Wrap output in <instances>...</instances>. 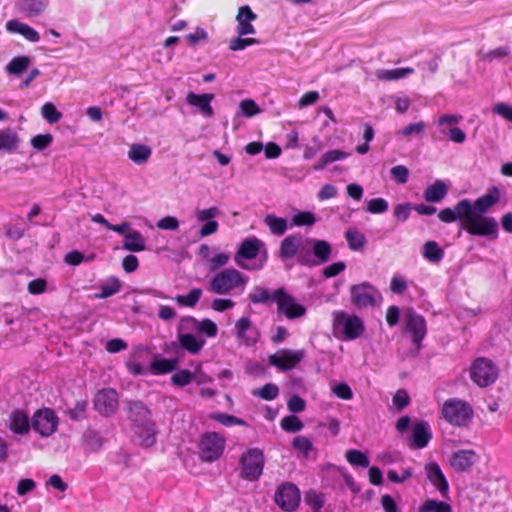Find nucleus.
<instances>
[{
  "instance_id": "f3484780",
  "label": "nucleus",
  "mask_w": 512,
  "mask_h": 512,
  "mask_svg": "<svg viewBox=\"0 0 512 512\" xmlns=\"http://www.w3.org/2000/svg\"><path fill=\"white\" fill-rule=\"evenodd\" d=\"M480 461V455L473 449H461L452 453L450 467L456 472L470 471Z\"/></svg>"
},
{
  "instance_id": "a19ab883",
  "label": "nucleus",
  "mask_w": 512,
  "mask_h": 512,
  "mask_svg": "<svg viewBox=\"0 0 512 512\" xmlns=\"http://www.w3.org/2000/svg\"><path fill=\"white\" fill-rule=\"evenodd\" d=\"M460 201L453 209L445 208L438 213V218L444 223H451L456 220L463 221L466 224V216H462L459 211Z\"/></svg>"
},
{
  "instance_id": "2eb2a0df",
  "label": "nucleus",
  "mask_w": 512,
  "mask_h": 512,
  "mask_svg": "<svg viewBox=\"0 0 512 512\" xmlns=\"http://www.w3.org/2000/svg\"><path fill=\"white\" fill-rule=\"evenodd\" d=\"M304 357L303 350L282 349L269 356V363L279 370L288 371L295 368Z\"/></svg>"
},
{
  "instance_id": "864d4df0",
  "label": "nucleus",
  "mask_w": 512,
  "mask_h": 512,
  "mask_svg": "<svg viewBox=\"0 0 512 512\" xmlns=\"http://www.w3.org/2000/svg\"><path fill=\"white\" fill-rule=\"evenodd\" d=\"M23 9L30 15L36 16L42 13L46 7L44 0H23Z\"/></svg>"
},
{
  "instance_id": "a878e982",
  "label": "nucleus",
  "mask_w": 512,
  "mask_h": 512,
  "mask_svg": "<svg viewBox=\"0 0 512 512\" xmlns=\"http://www.w3.org/2000/svg\"><path fill=\"white\" fill-rule=\"evenodd\" d=\"M148 348L145 346H138L133 349L129 359L126 362L127 369L133 375H144L149 371V367H146L140 363V359L148 355Z\"/></svg>"
},
{
  "instance_id": "5701e85b",
  "label": "nucleus",
  "mask_w": 512,
  "mask_h": 512,
  "mask_svg": "<svg viewBox=\"0 0 512 512\" xmlns=\"http://www.w3.org/2000/svg\"><path fill=\"white\" fill-rule=\"evenodd\" d=\"M199 254L207 261L210 270H216L223 267L230 261L229 253L211 250L210 247L205 244L200 246Z\"/></svg>"
},
{
  "instance_id": "6e6d98bb",
  "label": "nucleus",
  "mask_w": 512,
  "mask_h": 512,
  "mask_svg": "<svg viewBox=\"0 0 512 512\" xmlns=\"http://www.w3.org/2000/svg\"><path fill=\"white\" fill-rule=\"evenodd\" d=\"M260 44V40L256 38H242L241 36L234 38L229 43V49L232 51L244 50L246 47Z\"/></svg>"
},
{
  "instance_id": "ea45409f",
  "label": "nucleus",
  "mask_w": 512,
  "mask_h": 512,
  "mask_svg": "<svg viewBox=\"0 0 512 512\" xmlns=\"http://www.w3.org/2000/svg\"><path fill=\"white\" fill-rule=\"evenodd\" d=\"M346 240L352 250H360L366 244L365 236L355 228H350L345 233Z\"/></svg>"
},
{
  "instance_id": "bf43d9fd",
  "label": "nucleus",
  "mask_w": 512,
  "mask_h": 512,
  "mask_svg": "<svg viewBox=\"0 0 512 512\" xmlns=\"http://www.w3.org/2000/svg\"><path fill=\"white\" fill-rule=\"evenodd\" d=\"M392 178L398 184H405L409 178V170L404 165H397L391 168L390 170Z\"/></svg>"
},
{
  "instance_id": "7c9ffc66",
  "label": "nucleus",
  "mask_w": 512,
  "mask_h": 512,
  "mask_svg": "<svg viewBox=\"0 0 512 512\" xmlns=\"http://www.w3.org/2000/svg\"><path fill=\"white\" fill-rule=\"evenodd\" d=\"M177 366V358L167 359L155 357L149 366V371L154 375H163L174 371Z\"/></svg>"
},
{
  "instance_id": "49530a36",
  "label": "nucleus",
  "mask_w": 512,
  "mask_h": 512,
  "mask_svg": "<svg viewBox=\"0 0 512 512\" xmlns=\"http://www.w3.org/2000/svg\"><path fill=\"white\" fill-rule=\"evenodd\" d=\"M346 459L352 466L367 468L369 466L368 457L361 451L351 449L346 452Z\"/></svg>"
},
{
  "instance_id": "f704fd0d",
  "label": "nucleus",
  "mask_w": 512,
  "mask_h": 512,
  "mask_svg": "<svg viewBox=\"0 0 512 512\" xmlns=\"http://www.w3.org/2000/svg\"><path fill=\"white\" fill-rule=\"evenodd\" d=\"M19 142L18 135L11 129L0 130V151H15L18 148Z\"/></svg>"
},
{
  "instance_id": "79ce46f5",
  "label": "nucleus",
  "mask_w": 512,
  "mask_h": 512,
  "mask_svg": "<svg viewBox=\"0 0 512 512\" xmlns=\"http://www.w3.org/2000/svg\"><path fill=\"white\" fill-rule=\"evenodd\" d=\"M30 58L28 56H17L12 58L8 63L6 69L9 74L18 75L25 71L30 65Z\"/></svg>"
},
{
  "instance_id": "a18cd8bd",
  "label": "nucleus",
  "mask_w": 512,
  "mask_h": 512,
  "mask_svg": "<svg viewBox=\"0 0 512 512\" xmlns=\"http://www.w3.org/2000/svg\"><path fill=\"white\" fill-rule=\"evenodd\" d=\"M252 394L261 399L270 401V400H274L275 398H277V396L279 394V389H278L277 385H275L273 383H268V384H265L261 388L254 389L252 391Z\"/></svg>"
},
{
  "instance_id": "f257e3e1",
  "label": "nucleus",
  "mask_w": 512,
  "mask_h": 512,
  "mask_svg": "<svg viewBox=\"0 0 512 512\" xmlns=\"http://www.w3.org/2000/svg\"><path fill=\"white\" fill-rule=\"evenodd\" d=\"M500 201V191L491 187L486 194L471 202L469 199L460 200L459 211L466 216V224H497L492 217L486 216L489 210Z\"/></svg>"
},
{
  "instance_id": "37998d69",
  "label": "nucleus",
  "mask_w": 512,
  "mask_h": 512,
  "mask_svg": "<svg viewBox=\"0 0 512 512\" xmlns=\"http://www.w3.org/2000/svg\"><path fill=\"white\" fill-rule=\"evenodd\" d=\"M202 291L199 288L192 289L187 295H178L175 301L178 305L184 307H194L200 300Z\"/></svg>"
},
{
  "instance_id": "0eeeda50",
  "label": "nucleus",
  "mask_w": 512,
  "mask_h": 512,
  "mask_svg": "<svg viewBox=\"0 0 512 512\" xmlns=\"http://www.w3.org/2000/svg\"><path fill=\"white\" fill-rule=\"evenodd\" d=\"M443 418L457 427L467 426L473 417V409L466 401L452 398L446 400L441 408Z\"/></svg>"
},
{
  "instance_id": "dca6fc26",
  "label": "nucleus",
  "mask_w": 512,
  "mask_h": 512,
  "mask_svg": "<svg viewBox=\"0 0 512 512\" xmlns=\"http://www.w3.org/2000/svg\"><path fill=\"white\" fill-rule=\"evenodd\" d=\"M405 329L412 337L413 343L420 348L422 340L426 336V321L413 310H407L404 315Z\"/></svg>"
},
{
  "instance_id": "4468645a",
  "label": "nucleus",
  "mask_w": 512,
  "mask_h": 512,
  "mask_svg": "<svg viewBox=\"0 0 512 512\" xmlns=\"http://www.w3.org/2000/svg\"><path fill=\"white\" fill-rule=\"evenodd\" d=\"M380 299L378 290L368 283L354 285L351 288V301L357 308L374 306Z\"/></svg>"
},
{
  "instance_id": "8fccbe9b",
  "label": "nucleus",
  "mask_w": 512,
  "mask_h": 512,
  "mask_svg": "<svg viewBox=\"0 0 512 512\" xmlns=\"http://www.w3.org/2000/svg\"><path fill=\"white\" fill-rule=\"evenodd\" d=\"M248 298L250 302L254 304H264L267 303L269 300H272V294H270L267 288L257 286L252 290Z\"/></svg>"
},
{
  "instance_id": "e433bc0d",
  "label": "nucleus",
  "mask_w": 512,
  "mask_h": 512,
  "mask_svg": "<svg viewBox=\"0 0 512 512\" xmlns=\"http://www.w3.org/2000/svg\"><path fill=\"white\" fill-rule=\"evenodd\" d=\"M414 69L411 67L395 68L391 70H378L376 75L377 78L383 81H394L405 78L406 76L413 74Z\"/></svg>"
},
{
  "instance_id": "603ef678",
  "label": "nucleus",
  "mask_w": 512,
  "mask_h": 512,
  "mask_svg": "<svg viewBox=\"0 0 512 512\" xmlns=\"http://www.w3.org/2000/svg\"><path fill=\"white\" fill-rule=\"evenodd\" d=\"M53 142V136L50 133L38 134L31 138V145L37 151H43Z\"/></svg>"
},
{
  "instance_id": "cd10ccee",
  "label": "nucleus",
  "mask_w": 512,
  "mask_h": 512,
  "mask_svg": "<svg viewBox=\"0 0 512 512\" xmlns=\"http://www.w3.org/2000/svg\"><path fill=\"white\" fill-rule=\"evenodd\" d=\"M6 29L10 33H17L22 35L24 38L31 42H38L40 40V35L34 28L16 19L9 20L6 23Z\"/></svg>"
},
{
  "instance_id": "2f4dec72",
  "label": "nucleus",
  "mask_w": 512,
  "mask_h": 512,
  "mask_svg": "<svg viewBox=\"0 0 512 512\" xmlns=\"http://www.w3.org/2000/svg\"><path fill=\"white\" fill-rule=\"evenodd\" d=\"M350 156L349 152H345L342 150H329L325 152L321 158L313 165V169L315 171H320L326 168L327 165L339 161L344 160Z\"/></svg>"
},
{
  "instance_id": "3c124183",
  "label": "nucleus",
  "mask_w": 512,
  "mask_h": 512,
  "mask_svg": "<svg viewBox=\"0 0 512 512\" xmlns=\"http://www.w3.org/2000/svg\"><path fill=\"white\" fill-rule=\"evenodd\" d=\"M196 379V373H192L189 370H180L171 377L173 385L183 387L190 384Z\"/></svg>"
},
{
  "instance_id": "c85d7f7f",
  "label": "nucleus",
  "mask_w": 512,
  "mask_h": 512,
  "mask_svg": "<svg viewBox=\"0 0 512 512\" xmlns=\"http://www.w3.org/2000/svg\"><path fill=\"white\" fill-rule=\"evenodd\" d=\"M178 341L180 346L191 354L199 353L205 344L204 339L194 336L189 331H181L180 329Z\"/></svg>"
},
{
  "instance_id": "ddd939ff",
  "label": "nucleus",
  "mask_w": 512,
  "mask_h": 512,
  "mask_svg": "<svg viewBox=\"0 0 512 512\" xmlns=\"http://www.w3.org/2000/svg\"><path fill=\"white\" fill-rule=\"evenodd\" d=\"M59 425V418L50 408H41L32 416L31 428L41 437L53 435Z\"/></svg>"
},
{
  "instance_id": "393cba45",
  "label": "nucleus",
  "mask_w": 512,
  "mask_h": 512,
  "mask_svg": "<svg viewBox=\"0 0 512 512\" xmlns=\"http://www.w3.org/2000/svg\"><path fill=\"white\" fill-rule=\"evenodd\" d=\"M214 99V94L205 93V94H196L194 92H189L186 96V102L191 105L199 108L202 115L204 117H212L214 114V110L211 106V102Z\"/></svg>"
},
{
  "instance_id": "4be33fe9",
  "label": "nucleus",
  "mask_w": 512,
  "mask_h": 512,
  "mask_svg": "<svg viewBox=\"0 0 512 512\" xmlns=\"http://www.w3.org/2000/svg\"><path fill=\"white\" fill-rule=\"evenodd\" d=\"M425 472L430 483L443 496L447 497L449 484L440 466L436 462H429L425 465Z\"/></svg>"
},
{
  "instance_id": "473e14b6",
  "label": "nucleus",
  "mask_w": 512,
  "mask_h": 512,
  "mask_svg": "<svg viewBox=\"0 0 512 512\" xmlns=\"http://www.w3.org/2000/svg\"><path fill=\"white\" fill-rule=\"evenodd\" d=\"M431 438L429 427L426 423H417L412 430V441L414 448H424Z\"/></svg>"
},
{
  "instance_id": "5fc2aeb1",
  "label": "nucleus",
  "mask_w": 512,
  "mask_h": 512,
  "mask_svg": "<svg viewBox=\"0 0 512 512\" xmlns=\"http://www.w3.org/2000/svg\"><path fill=\"white\" fill-rule=\"evenodd\" d=\"M281 428L287 432H298L303 428V423L297 416L289 415L281 420Z\"/></svg>"
},
{
  "instance_id": "423d86ee",
  "label": "nucleus",
  "mask_w": 512,
  "mask_h": 512,
  "mask_svg": "<svg viewBox=\"0 0 512 512\" xmlns=\"http://www.w3.org/2000/svg\"><path fill=\"white\" fill-rule=\"evenodd\" d=\"M226 446V438L217 432L203 433L198 441V456L203 462H215L222 455Z\"/></svg>"
},
{
  "instance_id": "774afa93",
  "label": "nucleus",
  "mask_w": 512,
  "mask_h": 512,
  "mask_svg": "<svg viewBox=\"0 0 512 512\" xmlns=\"http://www.w3.org/2000/svg\"><path fill=\"white\" fill-rule=\"evenodd\" d=\"M408 285L406 279L401 275H394L391 279L390 288L391 291L395 294H402Z\"/></svg>"
},
{
  "instance_id": "f8f14e48",
  "label": "nucleus",
  "mask_w": 512,
  "mask_h": 512,
  "mask_svg": "<svg viewBox=\"0 0 512 512\" xmlns=\"http://www.w3.org/2000/svg\"><path fill=\"white\" fill-rule=\"evenodd\" d=\"M470 377L479 387H487L497 379L498 369L491 360L477 358L470 367Z\"/></svg>"
},
{
  "instance_id": "9b49d317",
  "label": "nucleus",
  "mask_w": 512,
  "mask_h": 512,
  "mask_svg": "<svg viewBox=\"0 0 512 512\" xmlns=\"http://www.w3.org/2000/svg\"><path fill=\"white\" fill-rule=\"evenodd\" d=\"M307 241L308 237L302 234L285 237L280 245L279 256L284 260L295 258L302 265L307 249Z\"/></svg>"
},
{
  "instance_id": "9d476101",
  "label": "nucleus",
  "mask_w": 512,
  "mask_h": 512,
  "mask_svg": "<svg viewBox=\"0 0 512 512\" xmlns=\"http://www.w3.org/2000/svg\"><path fill=\"white\" fill-rule=\"evenodd\" d=\"M264 467V455L260 449H248L241 456L240 470L243 478L249 481L257 480L262 474Z\"/></svg>"
},
{
  "instance_id": "f03ea898",
  "label": "nucleus",
  "mask_w": 512,
  "mask_h": 512,
  "mask_svg": "<svg viewBox=\"0 0 512 512\" xmlns=\"http://www.w3.org/2000/svg\"><path fill=\"white\" fill-rule=\"evenodd\" d=\"M129 419L132 421L135 442L143 447H151L156 441L157 429L151 419V411L140 401L129 404Z\"/></svg>"
},
{
  "instance_id": "a211bd4d",
  "label": "nucleus",
  "mask_w": 512,
  "mask_h": 512,
  "mask_svg": "<svg viewBox=\"0 0 512 512\" xmlns=\"http://www.w3.org/2000/svg\"><path fill=\"white\" fill-rule=\"evenodd\" d=\"M32 418L24 408H15L9 415L7 420V428L16 435H27L31 430Z\"/></svg>"
},
{
  "instance_id": "052dcab7",
  "label": "nucleus",
  "mask_w": 512,
  "mask_h": 512,
  "mask_svg": "<svg viewBox=\"0 0 512 512\" xmlns=\"http://www.w3.org/2000/svg\"><path fill=\"white\" fill-rule=\"evenodd\" d=\"M412 476L413 470L411 468H404L401 474L397 473L395 470H389L387 472L388 480L393 483H403L410 479Z\"/></svg>"
},
{
  "instance_id": "de8ad7c7",
  "label": "nucleus",
  "mask_w": 512,
  "mask_h": 512,
  "mask_svg": "<svg viewBox=\"0 0 512 512\" xmlns=\"http://www.w3.org/2000/svg\"><path fill=\"white\" fill-rule=\"evenodd\" d=\"M41 114L50 124L57 123L62 117V113L58 111L55 105L51 102H47L42 106Z\"/></svg>"
},
{
  "instance_id": "c03bdc74",
  "label": "nucleus",
  "mask_w": 512,
  "mask_h": 512,
  "mask_svg": "<svg viewBox=\"0 0 512 512\" xmlns=\"http://www.w3.org/2000/svg\"><path fill=\"white\" fill-rule=\"evenodd\" d=\"M209 418L221 423L224 426H233V425L246 426L247 425V423L243 419L235 417L233 415L226 414V413H221V412L212 413L209 415Z\"/></svg>"
},
{
  "instance_id": "39448f33",
  "label": "nucleus",
  "mask_w": 512,
  "mask_h": 512,
  "mask_svg": "<svg viewBox=\"0 0 512 512\" xmlns=\"http://www.w3.org/2000/svg\"><path fill=\"white\" fill-rule=\"evenodd\" d=\"M332 318V332L339 340L352 341L358 339L365 331L363 320L355 314L334 311Z\"/></svg>"
},
{
  "instance_id": "72a5a7b5",
  "label": "nucleus",
  "mask_w": 512,
  "mask_h": 512,
  "mask_svg": "<svg viewBox=\"0 0 512 512\" xmlns=\"http://www.w3.org/2000/svg\"><path fill=\"white\" fill-rule=\"evenodd\" d=\"M151 154V148L145 144H133L128 151L129 159L138 165L146 163Z\"/></svg>"
},
{
  "instance_id": "09e8293b",
  "label": "nucleus",
  "mask_w": 512,
  "mask_h": 512,
  "mask_svg": "<svg viewBox=\"0 0 512 512\" xmlns=\"http://www.w3.org/2000/svg\"><path fill=\"white\" fill-rule=\"evenodd\" d=\"M471 235L485 236L490 239L497 237V226H464Z\"/></svg>"
},
{
  "instance_id": "7ed1b4c3",
  "label": "nucleus",
  "mask_w": 512,
  "mask_h": 512,
  "mask_svg": "<svg viewBox=\"0 0 512 512\" xmlns=\"http://www.w3.org/2000/svg\"><path fill=\"white\" fill-rule=\"evenodd\" d=\"M268 259L265 244L256 237L244 239L234 256L236 265L244 270H261Z\"/></svg>"
},
{
  "instance_id": "b1692460",
  "label": "nucleus",
  "mask_w": 512,
  "mask_h": 512,
  "mask_svg": "<svg viewBox=\"0 0 512 512\" xmlns=\"http://www.w3.org/2000/svg\"><path fill=\"white\" fill-rule=\"evenodd\" d=\"M113 230L124 234L123 248L131 252H140L145 250V240L138 232L132 231L125 233L127 226H109Z\"/></svg>"
},
{
  "instance_id": "20e7f679",
  "label": "nucleus",
  "mask_w": 512,
  "mask_h": 512,
  "mask_svg": "<svg viewBox=\"0 0 512 512\" xmlns=\"http://www.w3.org/2000/svg\"><path fill=\"white\" fill-rule=\"evenodd\" d=\"M249 277L235 268H226L216 273L210 280L211 292L220 295L242 294L248 284Z\"/></svg>"
},
{
  "instance_id": "4d7b16f0",
  "label": "nucleus",
  "mask_w": 512,
  "mask_h": 512,
  "mask_svg": "<svg viewBox=\"0 0 512 512\" xmlns=\"http://www.w3.org/2000/svg\"><path fill=\"white\" fill-rule=\"evenodd\" d=\"M240 110L246 117H253L261 112L259 106L252 99H244L240 102Z\"/></svg>"
},
{
  "instance_id": "6e6552de",
  "label": "nucleus",
  "mask_w": 512,
  "mask_h": 512,
  "mask_svg": "<svg viewBox=\"0 0 512 512\" xmlns=\"http://www.w3.org/2000/svg\"><path fill=\"white\" fill-rule=\"evenodd\" d=\"M272 301L277 304L278 313L289 320L301 318L306 314V307L283 288L273 291Z\"/></svg>"
},
{
  "instance_id": "412c9836",
  "label": "nucleus",
  "mask_w": 512,
  "mask_h": 512,
  "mask_svg": "<svg viewBox=\"0 0 512 512\" xmlns=\"http://www.w3.org/2000/svg\"><path fill=\"white\" fill-rule=\"evenodd\" d=\"M181 331H196L207 337H215L218 333L217 325L210 319L197 320L194 317L186 316L180 320Z\"/></svg>"
},
{
  "instance_id": "69168bd1",
  "label": "nucleus",
  "mask_w": 512,
  "mask_h": 512,
  "mask_svg": "<svg viewBox=\"0 0 512 512\" xmlns=\"http://www.w3.org/2000/svg\"><path fill=\"white\" fill-rule=\"evenodd\" d=\"M293 447L307 456L312 449V443L305 436H297L293 440Z\"/></svg>"
},
{
  "instance_id": "0e129e2a",
  "label": "nucleus",
  "mask_w": 512,
  "mask_h": 512,
  "mask_svg": "<svg viewBox=\"0 0 512 512\" xmlns=\"http://www.w3.org/2000/svg\"><path fill=\"white\" fill-rule=\"evenodd\" d=\"M207 38V32L200 27L196 28L195 32L189 33L185 36V39L190 46H196L199 41H205Z\"/></svg>"
},
{
  "instance_id": "aec40b11",
  "label": "nucleus",
  "mask_w": 512,
  "mask_h": 512,
  "mask_svg": "<svg viewBox=\"0 0 512 512\" xmlns=\"http://www.w3.org/2000/svg\"><path fill=\"white\" fill-rule=\"evenodd\" d=\"M300 501L298 488L291 483L281 485L275 494L276 504L285 511L294 510Z\"/></svg>"
},
{
  "instance_id": "c9c22d12",
  "label": "nucleus",
  "mask_w": 512,
  "mask_h": 512,
  "mask_svg": "<svg viewBox=\"0 0 512 512\" xmlns=\"http://www.w3.org/2000/svg\"><path fill=\"white\" fill-rule=\"evenodd\" d=\"M423 257L431 263H439L444 257V250L435 241H427L422 249Z\"/></svg>"
},
{
  "instance_id": "58836bf2",
  "label": "nucleus",
  "mask_w": 512,
  "mask_h": 512,
  "mask_svg": "<svg viewBox=\"0 0 512 512\" xmlns=\"http://www.w3.org/2000/svg\"><path fill=\"white\" fill-rule=\"evenodd\" d=\"M452 505L445 501L426 499L419 507L418 512H452Z\"/></svg>"
},
{
  "instance_id": "e2e57ef3",
  "label": "nucleus",
  "mask_w": 512,
  "mask_h": 512,
  "mask_svg": "<svg viewBox=\"0 0 512 512\" xmlns=\"http://www.w3.org/2000/svg\"><path fill=\"white\" fill-rule=\"evenodd\" d=\"M442 134L447 135L449 139L455 143L461 144L466 140L465 132L459 127H450L448 130H441Z\"/></svg>"
},
{
  "instance_id": "680f3d73",
  "label": "nucleus",
  "mask_w": 512,
  "mask_h": 512,
  "mask_svg": "<svg viewBox=\"0 0 512 512\" xmlns=\"http://www.w3.org/2000/svg\"><path fill=\"white\" fill-rule=\"evenodd\" d=\"M411 210H413V204L402 203L395 206L393 213L397 221L404 222L409 218Z\"/></svg>"
},
{
  "instance_id": "c756f323",
  "label": "nucleus",
  "mask_w": 512,
  "mask_h": 512,
  "mask_svg": "<svg viewBox=\"0 0 512 512\" xmlns=\"http://www.w3.org/2000/svg\"><path fill=\"white\" fill-rule=\"evenodd\" d=\"M448 193L447 185L441 181L436 180L433 184L429 185L424 191V199L427 202L437 203L446 197Z\"/></svg>"
},
{
  "instance_id": "13d9d810",
  "label": "nucleus",
  "mask_w": 512,
  "mask_h": 512,
  "mask_svg": "<svg viewBox=\"0 0 512 512\" xmlns=\"http://www.w3.org/2000/svg\"><path fill=\"white\" fill-rule=\"evenodd\" d=\"M367 210L372 214H381L388 210V202L383 198H374L368 201Z\"/></svg>"
},
{
  "instance_id": "1a4fd4ad",
  "label": "nucleus",
  "mask_w": 512,
  "mask_h": 512,
  "mask_svg": "<svg viewBox=\"0 0 512 512\" xmlns=\"http://www.w3.org/2000/svg\"><path fill=\"white\" fill-rule=\"evenodd\" d=\"M332 245L321 239L308 237L304 266L314 267L327 263L332 255Z\"/></svg>"
},
{
  "instance_id": "6ab92c4d",
  "label": "nucleus",
  "mask_w": 512,
  "mask_h": 512,
  "mask_svg": "<svg viewBox=\"0 0 512 512\" xmlns=\"http://www.w3.org/2000/svg\"><path fill=\"white\" fill-rule=\"evenodd\" d=\"M94 408L103 416L114 414L118 408V393L111 388L102 389L94 398Z\"/></svg>"
},
{
  "instance_id": "4c0bfd02",
  "label": "nucleus",
  "mask_w": 512,
  "mask_h": 512,
  "mask_svg": "<svg viewBox=\"0 0 512 512\" xmlns=\"http://www.w3.org/2000/svg\"><path fill=\"white\" fill-rule=\"evenodd\" d=\"M122 284L117 277H109L100 284L98 298H108L121 290Z\"/></svg>"
},
{
  "instance_id": "bb28decb",
  "label": "nucleus",
  "mask_w": 512,
  "mask_h": 512,
  "mask_svg": "<svg viewBox=\"0 0 512 512\" xmlns=\"http://www.w3.org/2000/svg\"><path fill=\"white\" fill-rule=\"evenodd\" d=\"M236 330L237 337L246 345L254 344L258 340V332L247 317H242L236 322Z\"/></svg>"
},
{
  "instance_id": "338daca9",
  "label": "nucleus",
  "mask_w": 512,
  "mask_h": 512,
  "mask_svg": "<svg viewBox=\"0 0 512 512\" xmlns=\"http://www.w3.org/2000/svg\"><path fill=\"white\" fill-rule=\"evenodd\" d=\"M345 268H346V265L344 262H342V261L335 262V263H332V264L326 266L323 269L322 274L325 278H332V277L339 275L341 272H343L345 270Z\"/></svg>"
}]
</instances>
